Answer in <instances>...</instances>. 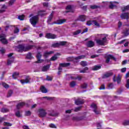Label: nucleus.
Returning <instances> with one entry per match:
<instances>
[{
    "label": "nucleus",
    "instance_id": "0e129e2a",
    "mask_svg": "<svg viewBox=\"0 0 129 129\" xmlns=\"http://www.w3.org/2000/svg\"><path fill=\"white\" fill-rule=\"evenodd\" d=\"M50 127H52V128H56V125L55 124L51 123L49 124Z\"/></svg>",
    "mask_w": 129,
    "mask_h": 129
},
{
    "label": "nucleus",
    "instance_id": "680f3d73",
    "mask_svg": "<svg viewBox=\"0 0 129 129\" xmlns=\"http://www.w3.org/2000/svg\"><path fill=\"white\" fill-rule=\"evenodd\" d=\"M43 98H45V99H47V100H53V98L52 97H44Z\"/></svg>",
    "mask_w": 129,
    "mask_h": 129
},
{
    "label": "nucleus",
    "instance_id": "ea45409f",
    "mask_svg": "<svg viewBox=\"0 0 129 129\" xmlns=\"http://www.w3.org/2000/svg\"><path fill=\"white\" fill-rule=\"evenodd\" d=\"M80 33H81V30H77L76 31L73 32V35H74V36H76L77 35H79V34H80Z\"/></svg>",
    "mask_w": 129,
    "mask_h": 129
},
{
    "label": "nucleus",
    "instance_id": "c756f323",
    "mask_svg": "<svg viewBox=\"0 0 129 129\" xmlns=\"http://www.w3.org/2000/svg\"><path fill=\"white\" fill-rule=\"evenodd\" d=\"M19 75H20V74L19 73V72H15L13 73L12 75V77L13 78H14V79H17V77H18Z\"/></svg>",
    "mask_w": 129,
    "mask_h": 129
},
{
    "label": "nucleus",
    "instance_id": "e2e57ef3",
    "mask_svg": "<svg viewBox=\"0 0 129 129\" xmlns=\"http://www.w3.org/2000/svg\"><path fill=\"white\" fill-rule=\"evenodd\" d=\"M20 32V30L18 28H16L14 30V33L17 34Z\"/></svg>",
    "mask_w": 129,
    "mask_h": 129
},
{
    "label": "nucleus",
    "instance_id": "aec40b11",
    "mask_svg": "<svg viewBox=\"0 0 129 129\" xmlns=\"http://www.w3.org/2000/svg\"><path fill=\"white\" fill-rule=\"evenodd\" d=\"M75 103L77 105H80V104H83L84 101L80 99H78L75 101Z\"/></svg>",
    "mask_w": 129,
    "mask_h": 129
},
{
    "label": "nucleus",
    "instance_id": "338daca9",
    "mask_svg": "<svg viewBox=\"0 0 129 129\" xmlns=\"http://www.w3.org/2000/svg\"><path fill=\"white\" fill-rule=\"evenodd\" d=\"M4 125H7V126H12V124H11L9 122H5Z\"/></svg>",
    "mask_w": 129,
    "mask_h": 129
},
{
    "label": "nucleus",
    "instance_id": "1a4fd4ad",
    "mask_svg": "<svg viewBox=\"0 0 129 129\" xmlns=\"http://www.w3.org/2000/svg\"><path fill=\"white\" fill-rule=\"evenodd\" d=\"M91 108L93 109V111L96 113V114H99L100 113V111H97V106L96 104L93 103L91 105Z\"/></svg>",
    "mask_w": 129,
    "mask_h": 129
},
{
    "label": "nucleus",
    "instance_id": "4c0bfd02",
    "mask_svg": "<svg viewBox=\"0 0 129 129\" xmlns=\"http://www.w3.org/2000/svg\"><path fill=\"white\" fill-rule=\"evenodd\" d=\"M59 45L60 46H65L66 44H67V42L66 41H60L58 42Z\"/></svg>",
    "mask_w": 129,
    "mask_h": 129
},
{
    "label": "nucleus",
    "instance_id": "49530a36",
    "mask_svg": "<svg viewBox=\"0 0 129 129\" xmlns=\"http://www.w3.org/2000/svg\"><path fill=\"white\" fill-rule=\"evenodd\" d=\"M48 115L50 116H56V114L54 113V112H49L48 113Z\"/></svg>",
    "mask_w": 129,
    "mask_h": 129
},
{
    "label": "nucleus",
    "instance_id": "4d7b16f0",
    "mask_svg": "<svg viewBox=\"0 0 129 129\" xmlns=\"http://www.w3.org/2000/svg\"><path fill=\"white\" fill-rule=\"evenodd\" d=\"M80 109H81V107H78L75 109L74 111L75 112H77L78 111H80Z\"/></svg>",
    "mask_w": 129,
    "mask_h": 129
},
{
    "label": "nucleus",
    "instance_id": "de8ad7c7",
    "mask_svg": "<svg viewBox=\"0 0 129 129\" xmlns=\"http://www.w3.org/2000/svg\"><path fill=\"white\" fill-rule=\"evenodd\" d=\"M87 86H88V84L86 83H84L83 84H82L81 85V87L83 89H85L86 88H87Z\"/></svg>",
    "mask_w": 129,
    "mask_h": 129
},
{
    "label": "nucleus",
    "instance_id": "9b49d317",
    "mask_svg": "<svg viewBox=\"0 0 129 129\" xmlns=\"http://www.w3.org/2000/svg\"><path fill=\"white\" fill-rule=\"evenodd\" d=\"M106 5H109V9H113L115 7H116L115 4H118L116 2H106Z\"/></svg>",
    "mask_w": 129,
    "mask_h": 129
},
{
    "label": "nucleus",
    "instance_id": "9d476101",
    "mask_svg": "<svg viewBox=\"0 0 129 129\" xmlns=\"http://www.w3.org/2000/svg\"><path fill=\"white\" fill-rule=\"evenodd\" d=\"M45 38H47V39H56V38H57V35L52 33H46Z\"/></svg>",
    "mask_w": 129,
    "mask_h": 129
},
{
    "label": "nucleus",
    "instance_id": "6e6d98bb",
    "mask_svg": "<svg viewBox=\"0 0 129 129\" xmlns=\"http://www.w3.org/2000/svg\"><path fill=\"white\" fill-rule=\"evenodd\" d=\"M86 25L87 26H91V25H93V23L91 21H88L87 22Z\"/></svg>",
    "mask_w": 129,
    "mask_h": 129
},
{
    "label": "nucleus",
    "instance_id": "f03ea898",
    "mask_svg": "<svg viewBox=\"0 0 129 129\" xmlns=\"http://www.w3.org/2000/svg\"><path fill=\"white\" fill-rule=\"evenodd\" d=\"M30 22L33 27H36V25L39 22V15H36L30 19Z\"/></svg>",
    "mask_w": 129,
    "mask_h": 129
},
{
    "label": "nucleus",
    "instance_id": "774afa93",
    "mask_svg": "<svg viewBox=\"0 0 129 129\" xmlns=\"http://www.w3.org/2000/svg\"><path fill=\"white\" fill-rule=\"evenodd\" d=\"M99 89L100 90H102V89H105V86H104V85H102L101 86V87H100Z\"/></svg>",
    "mask_w": 129,
    "mask_h": 129
},
{
    "label": "nucleus",
    "instance_id": "603ef678",
    "mask_svg": "<svg viewBox=\"0 0 129 129\" xmlns=\"http://www.w3.org/2000/svg\"><path fill=\"white\" fill-rule=\"evenodd\" d=\"M24 15H22L19 16L18 19L20 21H24Z\"/></svg>",
    "mask_w": 129,
    "mask_h": 129
},
{
    "label": "nucleus",
    "instance_id": "8fccbe9b",
    "mask_svg": "<svg viewBox=\"0 0 129 129\" xmlns=\"http://www.w3.org/2000/svg\"><path fill=\"white\" fill-rule=\"evenodd\" d=\"M123 125H129V120H126L123 122Z\"/></svg>",
    "mask_w": 129,
    "mask_h": 129
},
{
    "label": "nucleus",
    "instance_id": "09e8293b",
    "mask_svg": "<svg viewBox=\"0 0 129 129\" xmlns=\"http://www.w3.org/2000/svg\"><path fill=\"white\" fill-rule=\"evenodd\" d=\"M57 58V55L55 54L50 58V60L51 61H55Z\"/></svg>",
    "mask_w": 129,
    "mask_h": 129
},
{
    "label": "nucleus",
    "instance_id": "864d4df0",
    "mask_svg": "<svg viewBox=\"0 0 129 129\" xmlns=\"http://www.w3.org/2000/svg\"><path fill=\"white\" fill-rule=\"evenodd\" d=\"M16 3V0H10L9 1V6H13Z\"/></svg>",
    "mask_w": 129,
    "mask_h": 129
},
{
    "label": "nucleus",
    "instance_id": "4be33fe9",
    "mask_svg": "<svg viewBox=\"0 0 129 129\" xmlns=\"http://www.w3.org/2000/svg\"><path fill=\"white\" fill-rule=\"evenodd\" d=\"M78 20V21H80V22H85V20H86V18L84 15H80Z\"/></svg>",
    "mask_w": 129,
    "mask_h": 129
},
{
    "label": "nucleus",
    "instance_id": "3c124183",
    "mask_svg": "<svg viewBox=\"0 0 129 129\" xmlns=\"http://www.w3.org/2000/svg\"><path fill=\"white\" fill-rule=\"evenodd\" d=\"M75 85H76V82H75L74 81L71 82V83H70L71 87H75Z\"/></svg>",
    "mask_w": 129,
    "mask_h": 129
},
{
    "label": "nucleus",
    "instance_id": "6e6552de",
    "mask_svg": "<svg viewBox=\"0 0 129 129\" xmlns=\"http://www.w3.org/2000/svg\"><path fill=\"white\" fill-rule=\"evenodd\" d=\"M110 59H112L114 61H116V58L113 55L109 54L106 56V63H109Z\"/></svg>",
    "mask_w": 129,
    "mask_h": 129
},
{
    "label": "nucleus",
    "instance_id": "7c9ffc66",
    "mask_svg": "<svg viewBox=\"0 0 129 129\" xmlns=\"http://www.w3.org/2000/svg\"><path fill=\"white\" fill-rule=\"evenodd\" d=\"M2 85L3 86V87H4V88H6V89H8V88L10 87V86L5 82H2Z\"/></svg>",
    "mask_w": 129,
    "mask_h": 129
},
{
    "label": "nucleus",
    "instance_id": "37998d69",
    "mask_svg": "<svg viewBox=\"0 0 129 129\" xmlns=\"http://www.w3.org/2000/svg\"><path fill=\"white\" fill-rule=\"evenodd\" d=\"M93 25L96 26V27H100V25L98 24V23L96 21H92Z\"/></svg>",
    "mask_w": 129,
    "mask_h": 129
},
{
    "label": "nucleus",
    "instance_id": "5701e85b",
    "mask_svg": "<svg viewBox=\"0 0 129 129\" xmlns=\"http://www.w3.org/2000/svg\"><path fill=\"white\" fill-rule=\"evenodd\" d=\"M87 47H89V48H91L92 47H93L94 46V42L92 41H89L88 42L87 44Z\"/></svg>",
    "mask_w": 129,
    "mask_h": 129
},
{
    "label": "nucleus",
    "instance_id": "f3484780",
    "mask_svg": "<svg viewBox=\"0 0 129 129\" xmlns=\"http://www.w3.org/2000/svg\"><path fill=\"white\" fill-rule=\"evenodd\" d=\"M52 54H54V51H45L43 54V56L45 57V58H47V57H49L50 55H52Z\"/></svg>",
    "mask_w": 129,
    "mask_h": 129
},
{
    "label": "nucleus",
    "instance_id": "423d86ee",
    "mask_svg": "<svg viewBox=\"0 0 129 129\" xmlns=\"http://www.w3.org/2000/svg\"><path fill=\"white\" fill-rule=\"evenodd\" d=\"M41 57L42 54H41V52H37V54H36L37 61H35V63H43V62H44V60L41 59Z\"/></svg>",
    "mask_w": 129,
    "mask_h": 129
},
{
    "label": "nucleus",
    "instance_id": "a19ab883",
    "mask_svg": "<svg viewBox=\"0 0 129 129\" xmlns=\"http://www.w3.org/2000/svg\"><path fill=\"white\" fill-rule=\"evenodd\" d=\"M81 65L83 67H85V66H87V62L85 61H82L81 62Z\"/></svg>",
    "mask_w": 129,
    "mask_h": 129
},
{
    "label": "nucleus",
    "instance_id": "e433bc0d",
    "mask_svg": "<svg viewBox=\"0 0 129 129\" xmlns=\"http://www.w3.org/2000/svg\"><path fill=\"white\" fill-rule=\"evenodd\" d=\"M51 47H52L53 48H57L58 47H59V42H56L52 44Z\"/></svg>",
    "mask_w": 129,
    "mask_h": 129
},
{
    "label": "nucleus",
    "instance_id": "7ed1b4c3",
    "mask_svg": "<svg viewBox=\"0 0 129 129\" xmlns=\"http://www.w3.org/2000/svg\"><path fill=\"white\" fill-rule=\"evenodd\" d=\"M14 55V53H10L8 55V59L7 60V65H11L12 63H14L15 60V57L12 56Z\"/></svg>",
    "mask_w": 129,
    "mask_h": 129
},
{
    "label": "nucleus",
    "instance_id": "69168bd1",
    "mask_svg": "<svg viewBox=\"0 0 129 129\" xmlns=\"http://www.w3.org/2000/svg\"><path fill=\"white\" fill-rule=\"evenodd\" d=\"M122 26V23H121V22L119 21L118 23V27L119 28H121V26Z\"/></svg>",
    "mask_w": 129,
    "mask_h": 129
},
{
    "label": "nucleus",
    "instance_id": "412c9836",
    "mask_svg": "<svg viewBox=\"0 0 129 129\" xmlns=\"http://www.w3.org/2000/svg\"><path fill=\"white\" fill-rule=\"evenodd\" d=\"M47 13H46V11H40L38 13L37 16H40V17H44V16H46Z\"/></svg>",
    "mask_w": 129,
    "mask_h": 129
},
{
    "label": "nucleus",
    "instance_id": "c9c22d12",
    "mask_svg": "<svg viewBox=\"0 0 129 129\" xmlns=\"http://www.w3.org/2000/svg\"><path fill=\"white\" fill-rule=\"evenodd\" d=\"M33 47H34V45H28L27 46H25L26 51L31 50V49L33 48Z\"/></svg>",
    "mask_w": 129,
    "mask_h": 129
},
{
    "label": "nucleus",
    "instance_id": "bf43d9fd",
    "mask_svg": "<svg viewBox=\"0 0 129 129\" xmlns=\"http://www.w3.org/2000/svg\"><path fill=\"white\" fill-rule=\"evenodd\" d=\"M31 113L30 111H26L25 112V115H26V116H29V115H31Z\"/></svg>",
    "mask_w": 129,
    "mask_h": 129
},
{
    "label": "nucleus",
    "instance_id": "4468645a",
    "mask_svg": "<svg viewBox=\"0 0 129 129\" xmlns=\"http://www.w3.org/2000/svg\"><path fill=\"white\" fill-rule=\"evenodd\" d=\"M19 49V52H23V51H26V46L24 44H20L17 46Z\"/></svg>",
    "mask_w": 129,
    "mask_h": 129
},
{
    "label": "nucleus",
    "instance_id": "dca6fc26",
    "mask_svg": "<svg viewBox=\"0 0 129 129\" xmlns=\"http://www.w3.org/2000/svg\"><path fill=\"white\" fill-rule=\"evenodd\" d=\"M113 80L114 82H117V84H119V83H120L121 81V80H120V78H119V76L116 77L115 76H114L113 78Z\"/></svg>",
    "mask_w": 129,
    "mask_h": 129
},
{
    "label": "nucleus",
    "instance_id": "a211bd4d",
    "mask_svg": "<svg viewBox=\"0 0 129 129\" xmlns=\"http://www.w3.org/2000/svg\"><path fill=\"white\" fill-rule=\"evenodd\" d=\"M113 75V73L112 72H107L103 76V78H108V77H110V76H112Z\"/></svg>",
    "mask_w": 129,
    "mask_h": 129
},
{
    "label": "nucleus",
    "instance_id": "a18cd8bd",
    "mask_svg": "<svg viewBox=\"0 0 129 129\" xmlns=\"http://www.w3.org/2000/svg\"><path fill=\"white\" fill-rule=\"evenodd\" d=\"M108 89H112V88H113V84L112 83L108 84Z\"/></svg>",
    "mask_w": 129,
    "mask_h": 129
},
{
    "label": "nucleus",
    "instance_id": "5fc2aeb1",
    "mask_svg": "<svg viewBox=\"0 0 129 129\" xmlns=\"http://www.w3.org/2000/svg\"><path fill=\"white\" fill-rule=\"evenodd\" d=\"M128 10H129V5L124 7V9L122 10V12H125V11H128Z\"/></svg>",
    "mask_w": 129,
    "mask_h": 129
},
{
    "label": "nucleus",
    "instance_id": "6ab92c4d",
    "mask_svg": "<svg viewBox=\"0 0 129 129\" xmlns=\"http://www.w3.org/2000/svg\"><path fill=\"white\" fill-rule=\"evenodd\" d=\"M121 19H122L123 20H127L128 19V13H123L120 16Z\"/></svg>",
    "mask_w": 129,
    "mask_h": 129
},
{
    "label": "nucleus",
    "instance_id": "2f4dec72",
    "mask_svg": "<svg viewBox=\"0 0 129 129\" xmlns=\"http://www.w3.org/2000/svg\"><path fill=\"white\" fill-rule=\"evenodd\" d=\"M85 55H80L79 56L75 57V60H80V59H84Z\"/></svg>",
    "mask_w": 129,
    "mask_h": 129
},
{
    "label": "nucleus",
    "instance_id": "c03bdc74",
    "mask_svg": "<svg viewBox=\"0 0 129 129\" xmlns=\"http://www.w3.org/2000/svg\"><path fill=\"white\" fill-rule=\"evenodd\" d=\"M13 90H10L8 92L7 97H11V96H12V95H13Z\"/></svg>",
    "mask_w": 129,
    "mask_h": 129
},
{
    "label": "nucleus",
    "instance_id": "bb28decb",
    "mask_svg": "<svg viewBox=\"0 0 129 129\" xmlns=\"http://www.w3.org/2000/svg\"><path fill=\"white\" fill-rule=\"evenodd\" d=\"M66 10H69V11H66V13H70V12H72V13L73 12H72V7L71 5H68L67 8H66Z\"/></svg>",
    "mask_w": 129,
    "mask_h": 129
},
{
    "label": "nucleus",
    "instance_id": "f257e3e1",
    "mask_svg": "<svg viewBox=\"0 0 129 129\" xmlns=\"http://www.w3.org/2000/svg\"><path fill=\"white\" fill-rule=\"evenodd\" d=\"M102 37V39H99L96 40V43L98 45H100V46H104L105 45V43L107 41V39L106 38L107 37V34H102L101 35Z\"/></svg>",
    "mask_w": 129,
    "mask_h": 129
},
{
    "label": "nucleus",
    "instance_id": "58836bf2",
    "mask_svg": "<svg viewBox=\"0 0 129 129\" xmlns=\"http://www.w3.org/2000/svg\"><path fill=\"white\" fill-rule=\"evenodd\" d=\"M99 6H97V5H91L90 6V8L92 9V10H95L96 9H98L99 8Z\"/></svg>",
    "mask_w": 129,
    "mask_h": 129
},
{
    "label": "nucleus",
    "instance_id": "c85d7f7f",
    "mask_svg": "<svg viewBox=\"0 0 129 129\" xmlns=\"http://www.w3.org/2000/svg\"><path fill=\"white\" fill-rule=\"evenodd\" d=\"M49 68H50V66L49 65L45 66L43 67L42 71L43 72H46V71L48 70Z\"/></svg>",
    "mask_w": 129,
    "mask_h": 129
},
{
    "label": "nucleus",
    "instance_id": "a878e982",
    "mask_svg": "<svg viewBox=\"0 0 129 129\" xmlns=\"http://www.w3.org/2000/svg\"><path fill=\"white\" fill-rule=\"evenodd\" d=\"M40 90L42 93H47L48 92V90L45 87V86H42L40 88Z\"/></svg>",
    "mask_w": 129,
    "mask_h": 129
},
{
    "label": "nucleus",
    "instance_id": "cd10ccee",
    "mask_svg": "<svg viewBox=\"0 0 129 129\" xmlns=\"http://www.w3.org/2000/svg\"><path fill=\"white\" fill-rule=\"evenodd\" d=\"M82 119V118L81 117L74 116L72 118V120L75 121H78V120H81Z\"/></svg>",
    "mask_w": 129,
    "mask_h": 129
},
{
    "label": "nucleus",
    "instance_id": "f704fd0d",
    "mask_svg": "<svg viewBox=\"0 0 129 129\" xmlns=\"http://www.w3.org/2000/svg\"><path fill=\"white\" fill-rule=\"evenodd\" d=\"M15 115L17 117H21L22 116V114H21V112H20V110H18L15 112Z\"/></svg>",
    "mask_w": 129,
    "mask_h": 129
},
{
    "label": "nucleus",
    "instance_id": "72a5a7b5",
    "mask_svg": "<svg viewBox=\"0 0 129 129\" xmlns=\"http://www.w3.org/2000/svg\"><path fill=\"white\" fill-rule=\"evenodd\" d=\"M101 68V66H95L93 68V70H94V71H96V70H99Z\"/></svg>",
    "mask_w": 129,
    "mask_h": 129
},
{
    "label": "nucleus",
    "instance_id": "0eeeda50",
    "mask_svg": "<svg viewBox=\"0 0 129 129\" xmlns=\"http://www.w3.org/2000/svg\"><path fill=\"white\" fill-rule=\"evenodd\" d=\"M67 20L63 19H59L57 20L56 22L51 23V25H54V24H56L57 25H62V24H64V23H66Z\"/></svg>",
    "mask_w": 129,
    "mask_h": 129
},
{
    "label": "nucleus",
    "instance_id": "f8f14e48",
    "mask_svg": "<svg viewBox=\"0 0 129 129\" xmlns=\"http://www.w3.org/2000/svg\"><path fill=\"white\" fill-rule=\"evenodd\" d=\"M70 65H71V63L69 62L60 63L58 70L60 71V70H62V67H68V66H70Z\"/></svg>",
    "mask_w": 129,
    "mask_h": 129
},
{
    "label": "nucleus",
    "instance_id": "2eb2a0df",
    "mask_svg": "<svg viewBox=\"0 0 129 129\" xmlns=\"http://www.w3.org/2000/svg\"><path fill=\"white\" fill-rule=\"evenodd\" d=\"M30 80H31L30 77H27L25 80H20V82L22 83V84H25V83H30Z\"/></svg>",
    "mask_w": 129,
    "mask_h": 129
},
{
    "label": "nucleus",
    "instance_id": "20e7f679",
    "mask_svg": "<svg viewBox=\"0 0 129 129\" xmlns=\"http://www.w3.org/2000/svg\"><path fill=\"white\" fill-rule=\"evenodd\" d=\"M38 114L40 117H44L47 115L46 110L43 109H39L38 110Z\"/></svg>",
    "mask_w": 129,
    "mask_h": 129
},
{
    "label": "nucleus",
    "instance_id": "ddd939ff",
    "mask_svg": "<svg viewBox=\"0 0 129 129\" xmlns=\"http://www.w3.org/2000/svg\"><path fill=\"white\" fill-rule=\"evenodd\" d=\"M122 34H123L125 37H127L129 35V27L124 29L122 31Z\"/></svg>",
    "mask_w": 129,
    "mask_h": 129
},
{
    "label": "nucleus",
    "instance_id": "79ce46f5",
    "mask_svg": "<svg viewBox=\"0 0 129 129\" xmlns=\"http://www.w3.org/2000/svg\"><path fill=\"white\" fill-rule=\"evenodd\" d=\"M26 58L27 59H32V58H33V56H32V53L31 52L28 53L27 54Z\"/></svg>",
    "mask_w": 129,
    "mask_h": 129
},
{
    "label": "nucleus",
    "instance_id": "13d9d810",
    "mask_svg": "<svg viewBox=\"0 0 129 129\" xmlns=\"http://www.w3.org/2000/svg\"><path fill=\"white\" fill-rule=\"evenodd\" d=\"M125 87L126 88H127V89H129V79H127L126 80V84L125 85Z\"/></svg>",
    "mask_w": 129,
    "mask_h": 129
},
{
    "label": "nucleus",
    "instance_id": "393cba45",
    "mask_svg": "<svg viewBox=\"0 0 129 129\" xmlns=\"http://www.w3.org/2000/svg\"><path fill=\"white\" fill-rule=\"evenodd\" d=\"M25 105V102H21L18 104L16 106V108L17 109H20V108H22Z\"/></svg>",
    "mask_w": 129,
    "mask_h": 129
},
{
    "label": "nucleus",
    "instance_id": "052dcab7",
    "mask_svg": "<svg viewBox=\"0 0 129 129\" xmlns=\"http://www.w3.org/2000/svg\"><path fill=\"white\" fill-rule=\"evenodd\" d=\"M53 79H52V78L49 76H46V80H47V81H52Z\"/></svg>",
    "mask_w": 129,
    "mask_h": 129
},
{
    "label": "nucleus",
    "instance_id": "b1692460",
    "mask_svg": "<svg viewBox=\"0 0 129 129\" xmlns=\"http://www.w3.org/2000/svg\"><path fill=\"white\" fill-rule=\"evenodd\" d=\"M52 19H53V13H51L48 17L47 23L49 25H52V23H51V21H52Z\"/></svg>",
    "mask_w": 129,
    "mask_h": 129
},
{
    "label": "nucleus",
    "instance_id": "39448f33",
    "mask_svg": "<svg viewBox=\"0 0 129 129\" xmlns=\"http://www.w3.org/2000/svg\"><path fill=\"white\" fill-rule=\"evenodd\" d=\"M6 34H0V41L3 44H8V40L6 39Z\"/></svg>",
    "mask_w": 129,
    "mask_h": 129
},
{
    "label": "nucleus",
    "instance_id": "473e14b6",
    "mask_svg": "<svg viewBox=\"0 0 129 129\" xmlns=\"http://www.w3.org/2000/svg\"><path fill=\"white\" fill-rule=\"evenodd\" d=\"M10 111V109L7 108H3L1 109V112L6 113V112H9Z\"/></svg>",
    "mask_w": 129,
    "mask_h": 129
}]
</instances>
